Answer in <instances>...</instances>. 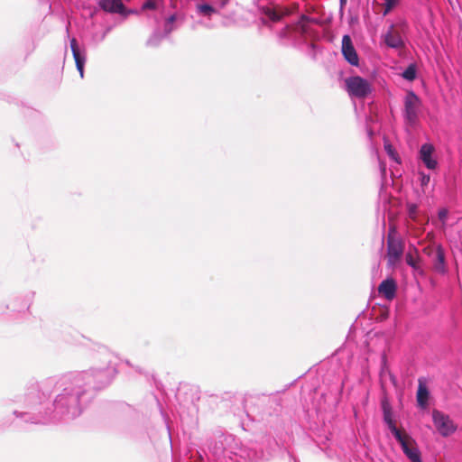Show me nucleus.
Listing matches in <instances>:
<instances>
[{"label": "nucleus", "mask_w": 462, "mask_h": 462, "mask_svg": "<svg viewBox=\"0 0 462 462\" xmlns=\"http://www.w3.org/2000/svg\"><path fill=\"white\" fill-rule=\"evenodd\" d=\"M109 368L84 371L61 377L57 382L60 393L50 411L46 397L36 387L17 397L14 414L25 423L44 424L56 420H70L80 415L83 403L89 398L91 389H100L111 382Z\"/></svg>", "instance_id": "nucleus-1"}, {"label": "nucleus", "mask_w": 462, "mask_h": 462, "mask_svg": "<svg viewBox=\"0 0 462 462\" xmlns=\"http://www.w3.org/2000/svg\"><path fill=\"white\" fill-rule=\"evenodd\" d=\"M279 36L283 44L292 45L311 59L316 58L318 18L301 14L299 20L283 28Z\"/></svg>", "instance_id": "nucleus-2"}, {"label": "nucleus", "mask_w": 462, "mask_h": 462, "mask_svg": "<svg viewBox=\"0 0 462 462\" xmlns=\"http://www.w3.org/2000/svg\"><path fill=\"white\" fill-rule=\"evenodd\" d=\"M404 252V242L397 236L395 227H391L387 235V263L395 266L401 260Z\"/></svg>", "instance_id": "nucleus-3"}, {"label": "nucleus", "mask_w": 462, "mask_h": 462, "mask_svg": "<svg viewBox=\"0 0 462 462\" xmlns=\"http://www.w3.org/2000/svg\"><path fill=\"white\" fill-rule=\"evenodd\" d=\"M345 85L349 96L356 98H365L372 92L371 83L360 76L346 78Z\"/></svg>", "instance_id": "nucleus-4"}, {"label": "nucleus", "mask_w": 462, "mask_h": 462, "mask_svg": "<svg viewBox=\"0 0 462 462\" xmlns=\"http://www.w3.org/2000/svg\"><path fill=\"white\" fill-rule=\"evenodd\" d=\"M420 106V97L413 91H409L404 98V117L410 125L417 121Z\"/></svg>", "instance_id": "nucleus-5"}, {"label": "nucleus", "mask_w": 462, "mask_h": 462, "mask_svg": "<svg viewBox=\"0 0 462 462\" xmlns=\"http://www.w3.org/2000/svg\"><path fill=\"white\" fill-rule=\"evenodd\" d=\"M432 419L434 426L436 427L439 434L443 437H448L451 435L457 430V426L449 418V416L444 414L443 412L438 410H434L432 411Z\"/></svg>", "instance_id": "nucleus-6"}, {"label": "nucleus", "mask_w": 462, "mask_h": 462, "mask_svg": "<svg viewBox=\"0 0 462 462\" xmlns=\"http://www.w3.org/2000/svg\"><path fill=\"white\" fill-rule=\"evenodd\" d=\"M246 451L238 446L236 442L234 445L225 448L222 455L218 457V462H246L253 459L245 455Z\"/></svg>", "instance_id": "nucleus-7"}, {"label": "nucleus", "mask_w": 462, "mask_h": 462, "mask_svg": "<svg viewBox=\"0 0 462 462\" xmlns=\"http://www.w3.org/2000/svg\"><path fill=\"white\" fill-rule=\"evenodd\" d=\"M401 33L402 24H391L385 33L382 35V38L387 47L401 49L404 47V42Z\"/></svg>", "instance_id": "nucleus-8"}, {"label": "nucleus", "mask_w": 462, "mask_h": 462, "mask_svg": "<svg viewBox=\"0 0 462 462\" xmlns=\"http://www.w3.org/2000/svg\"><path fill=\"white\" fill-rule=\"evenodd\" d=\"M404 454L411 462H422L420 452L417 447L415 440L408 434L398 439Z\"/></svg>", "instance_id": "nucleus-9"}, {"label": "nucleus", "mask_w": 462, "mask_h": 462, "mask_svg": "<svg viewBox=\"0 0 462 462\" xmlns=\"http://www.w3.org/2000/svg\"><path fill=\"white\" fill-rule=\"evenodd\" d=\"M342 53L344 58L353 66H358L359 59L349 35L342 39Z\"/></svg>", "instance_id": "nucleus-10"}, {"label": "nucleus", "mask_w": 462, "mask_h": 462, "mask_svg": "<svg viewBox=\"0 0 462 462\" xmlns=\"http://www.w3.org/2000/svg\"><path fill=\"white\" fill-rule=\"evenodd\" d=\"M70 49L76 63L77 69L79 72L80 78L82 79L84 77V66L87 60L86 51L85 50H80L79 48L77 40L75 38H72L70 40Z\"/></svg>", "instance_id": "nucleus-11"}, {"label": "nucleus", "mask_w": 462, "mask_h": 462, "mask_svg": "<svg viewBox=\"0 0 462 462\" xmlns=\"http://www.w3.org/2000/svg\"><path fill=\"white\" fill-rule=\"evenodd\" d=\"M435 149L434 146L430 143H424L420 147V159L422 161V162L425 164V166L430 170L436 169L438 162L433 158V152Z\"/></svg>", "instance_id": "nucleus-12"}, {"label": "nucleus", "mask_w": 462, "mask_h": 462, "mask_svg": "<svg viewBox=\"0 0 462 462\" xmlns=\"http://www.w3.org/2000/svg\"><path fill=\"white\" fill-rule=\"evenodd\" d=\"M406 263L411 266L414 272L420 275H424V270L421 266V259L419 254V251L415 247H410L409 251L405 254Z\"/></svg>", "instance_id": "nucleus-13"}, {"label": "nucleus", "mask_w": 462, "mask_h": 462, "mask_svg": "<svg viewBox=\"0 0 462 462\" xmlns=\"http://www.w3.org/2000/svg\"><path fill=\"white\" fill-rule=\"evenodd\" d=\"M397 284L393 278L383 281L378 286L379 294L383 295L388 300H392L395 298Z\"/></svg>", "instance_id": "nucleus-14"}, {"label": "nucleus", "mask_w": 462, "mask_h": 462, "mask_svg": "<svg viewBox=\"0 0 462 462\" xmlns=\"http://www.w3.org/2000/svg\"><path fill=\"white\" fill-rule=\"evenodd\" d=\"M432 263L435 272L442 274L447 272L445 254L441 245H437V252L432 257Z\"/></svg>", "instance_id": "nucleus-15"}, {"label": "nucleus", "mask_w": 462, "mask_h": 462, "mask_svg": "<svg viewBox=\"0 0 462 462\" xmlns=\"http://www.w3.org/2000/svg\"><path fill=\"white\" fill-rule=\"evenodd\" d=\"M429 395L430 393L425 381L422 378H420L417 391V402L420 407L424 408L427 406Z\"/></svg>", "instance_id": "nucleus-16"}, {"label": "nucleus", "mask_w": 462, "mask_h": 462, "mask_svg": "<svg viewBox=\"0 0 462 462\" xmlns=\"http://www.w3.org/2000/svg\"><path fill=\"white\" fill-rule=\"evenodd\" d=\"M100 6L107 12L124 14L125 6L121 0H100Z\"/></svg>", "instance_id": "nucleus-17"}, {"label": "nucleus", "mask_w": 462, "mask_h": 462, "mask_svg": "<svg viewBox=\"0 0 462 462\" xmlns=\"http://www.w3.org/2000/svg\"><path fill=\"white\" fill-rule=\"evenodd\" d=\"M291 13V9L287 6H277L273 10H270L268 13V16L271 20L276 22L281 19L288 16Z\"/></svg>", "instance_id": "nucleus-18"}, {"label": "nucleus", "mask_w": 462, "mask_h": 462, "mask_svg": "<svg viewBox=\"0 0 462 462\" xmlns=\"http://www.w3.org/2000/svg\"><path fill=\"white\" fill-rule=\"evenodd\" d=\"M222 7H216L208 4H199L197 5V13L200 15L210 17L214 14H217Z\"/></svg>", "instance_id": "nucleus-19"}, {"label": "nucleus", "mask_w": 462, "mask_h": 462, "mask_svg": "<svg viewBox=\"0 0 462 462\" xmlns=\"http://www.w3.org/2000/svg\"><path fill=\"white\" fill-rule=\"evenodd\" d=\"M417 69L415 64H410L407 69L402 72L403 79L412 81L416 79Z\"/></svg>", "instance_id": "nucleus-20"}, {"label": "nucleus", "mask_w": 462, "mask_h": 462, "mask_svg": "<svg viewBox=\"0 0 462 462\" xmlns=\"http://www.w3.org/2000/svg\"><path fill=\"white\" fill-rule=\"evenodd\" d=\"M386 423L397 440L400 439L401 438H402V436L407 434L405 431H402L399 429H397L393 420L388 421Z\"/></svg>", "instance_id": "nucleus-21"}, {"label": "nucleus", "mask_w": 462, "mask_h": 462, "mask_svg": "<svg viewBox=\"0 0 462 462\" xmlns=\"http://www.w3.org/2000/svg\"><path fill=\"white\" fill-rule=\"evenodd\" d=\"M162 4L163 0H146L143 5V8L153 10L162 5Z\"/></svg>", "instance_id": "nucleus-22"}, {"label": "nucleus", "mask_w": 462, "mask_h": 462, "mask_svg": "<svg viewBox=\"0 0 462 462\" xmlns=\"http://www.w3.org/2000/svg\"><path fill=\"white\" fill-rule=\"evenodd\" d=\"M383 420L385 422L393 420V416H392L391 407L388 403H386V402L383 403Z\"/></svg>", "instance_id": "nucleus-23"}, {"label": "nucleus", "mask_w": 462, "mask_h": 462, "mask_svg": "<svg viewBox=\"0 0 462 462\" xmlns=\"http://www.w3.org/2000/svg\"><path fill=\"white\" fill-rule=\"evenodd\" d=\"M383 15H386L399 2V0H384Z\"/></svg>", "instance_id": "nucleus-24"}, {"label": "nucleus", "mask_w": 462, "mask_h": 462, "mask_svg": "<svg viewBox=\"0 0 462 462\" xmlns=\"http://www.w3.org/2000/svg\"><path fill=\"white\" fill-rule=\"evenodd\" d=\"M384 149L385 151L387 152V153L396 162H399V158H398V155L396 153V152L394 151V149L393 148V146L389 143L385 144L384 145Z\"/></svg>", "instance_id": "nucleus-25"}, {"label": "nucleus", "mask_w": 462, "mask_h": 462, "mask_svg": "<svg viewBox=\"0 0 462 462\" xmlns=\"http://www.w3.org/2000/svg\"><path fill=\"white\" fill-rule=\"evenodd\" d=\"M422 252L426 255H428L430 257H433L437 252V245H428L423 248Z\"/></svg>", "instance_id": "nucleus-26"}, {"label": "nucleus", "mask_w": 462, "mask_h": 462, "mask_svg": "<svg viewBox=\"0 0 462 462\" xmlns=\"http://www.w3.org/2000/svg\"><path fill=\"white\" fill-rule=\"evenodd\" d=\"M420 183L422 186H426L429 184L430 182V175H427V174H424V173H420Z\"/></svg>", "instance_id": "nucleus-27"}, {"label": "nucleus", "mask_w": 462, "mask_h": 462, "mask_svg": "<svg viewBox=\"0 0 462 462\" xmlns=\"http://www.w3.org/2000/svg\"><path fill=\"white\" fill-rule=\"evenodd\" d=\"M448 217V210L447 209H441L439 212V217L440 220L445 221Z\"/></svg>", "instance_id": "nucleus-28"}, {"label": "nucleus", "mask_w": 462, "mask_h": 462, "mask_svg": "<svg viewBox=\"0 0 462 462\" xmlns=\"http://www.w3.org/2000/svg\"><path fill=\"white\" fill-rule=\"evenodd\" d=\"M158 42V39H157V36L156 35H153L152 37H151L148 41V44L149 45H155Z\"/></svg>", "instance_id": "nucleus-29"}, {"label": "nucleus", "mask_w": 462, "mask_h": 462, "mask_svg": "<svg viewBox=\"0 0 462 462\" xmlns=\"http://www.w3.org/2000/svg\"><path fill=\"white\" fill-rule=\"evenodd\" d=\"M175 21V16L174 15H171L168 19H167V23H171Z\"/></svg>", "instance_id": "nucleus-30"}, {"label": "nucleus", "mask_w": 462, "mask_h": 462, "mask_svg": "<svg viewBox=\"0 0 462 462\" xmlns=\"http://www.w3.org/2000/svg\"><path fill=\"white\" fill-rule=\"evenodd\" d=\"M416 209H417V206H416V205H411V206L410 207V212H411V214L414 213V212L416 211Z\"/></svg>", "instance_id": "nucleus-31"}, {"label": "nucleus", "mask_w": 462, "mask_h": 462, "mask_svg": "<svg viewBox=\"0 0 462 462\" xmlns=\"http://www.w3.org/2000/svg\"><path fill=\"white\" fill-rule=\"evenodd\" d=\"M227 2H228V0H223V1H221V3H220V7H224V6L226 5V3H227Z\"/></svg>", "instance_id": "nucleus-32"}]
</instances>
